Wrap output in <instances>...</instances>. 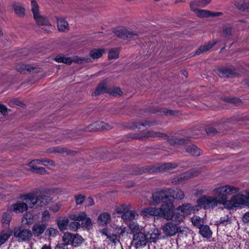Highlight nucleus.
<instances>
[{"instance_id":"nucleus-1","label":"nucleus","mask_w":249,"mask_h":249,"mask_svg":"<svg viewBox=\"0 0 249 249\" xmlns=\"http://www.w3.org/2000/svg\"><path fill=\"white\" fill-rule=\"evenodd\" d=\"M167 194L163 192H156L152 195V200L151 205H157L160 201L162 202L160 209L150 207L144 208L142 211V215L144 216H157L163 217L167 220L166 215H168V204H166L168 199Z\"/></svg>"},{"instance_id":"nucleus-2","label":"nucleus","mask_w":249,"mask_h":249,"mask_svg":"<svg viewBox=\"0 0 249 249\" xmlns=\"http://www.w3.org/2000/svg\"><path fill=\"white\" fill-rule=\"evenodd\" d=\"M172 196H171V198L169 197L168 215H166V217L167 220H171L178 224H180L183 222L184 217L190 214L195 210V209L190 204L186 203L175 210L174 204L172 201Z\"/></svg>"},{"instance_id":"nucleus-3","label":"nucleus","mask_w":249,"mask_h":249,"mask_svg":"<svg viewBox=\"0 0 249 249\" xmlns=\"http://www.w3.org/2000/svg\"><path fill=\"white\" fill-rule=\"evenodd\" d=\"M240 190L239 188L230 185H220L215 187L213 190V194L218 200L219 204L222 205L224 208L228 201V197L237 193Z\"/></svg>"},{"instance_id":"nucleus-4","label":"nucleus","mask_w":249,"mask_h":249,"mask_svg":"<svg viewBox=\"0 0 249 249\" xmlns=\"http://www.w3.org/2000/svg\"><path fill=\"white\" fill-rule=\"evenodd\" d=\"M211 0H201L199 1H194L191 3V9L194 11L196 15L200 18L209 17H218L222 14L221 12H211L205 10H199L197 8L204 7L210 3Z\"/></svg>"},{"instance_id":"nucleus-5","label":"nucleus","mask_w":249,"mask_h":249,"mask_svg":"<svg viewBox=\"0 0 249 249\" xmlns=\"http://www.w3.org/2000/svg\"><path fill=\"white\" fill-rule=\"evenodd\" d=\"M32 195L28 194L21 197L20 199L13 204L9 209V211L16 213H22L26 211L28 208H33L32 204Z\"/></svg>"},{"instance_id":"nucleus-6","label":"nucleus","mask_w":249,"mask_h":249,"mask_svg":"<svg viewBox=\"0 0 249 249\" xmlns=\"http://www.w3.org/2000/svg\"><path fill=\"white\" fill-rule=\"evenodd\" d=\"M234 194L227 202V205L225 208L233 210L235 208H242L246 206L249 207V201L245 195L241 193Z\"/></svg>"},{"instance_id":"nucleus-7","label":"nucleus","mask_w":249,"mask_h":249,"mask_svg":"<svg viewBox=\"0 0 249 249\" xmlns=\"http://www.w3.org/2000/svg\"><path fill=\"white\" fill-rule=\"evenodd\" d=\"M62 240L66 245H71L73 247H77L81 244L83 241V238L79 234H74L71 232H65L62 236Z\"/></svg>"},{"instance_id":"nucleus-8","label":"nucleus","mask_w":249,"mask_h":249,"mask_svg":"<svg viewBox=\"0 0 249 249\" xmlns=\"http://www.w3.org/2000/svg\"><path fill=\"white\" fill-rule=\"evenodd\" d=\"M198 207L205 209L213 208L219 204L218 200L213 194V196H203L197 200Z\"/></svg>"},{"instance_id":"nucleus-9","label":"nucleus","mask_w":249,"mask_h":249,"mask_svg":"<svg viewBox=\"0 0 249 249\" xmlns=\"http://www.w3.org/2000/svg\"><path fill=\"white\" fill-rule=\"evenodd\" d=\"M126 228L124 227H117L114 231V233L110 235L108 233V229L107 228L104 229L100 231V232L107 236V238L109 241H111L114 244H116L119 242V238L120 236H124L126 232Z\"/></svg>"},{"instance_id":"nucleus-10","label":"nucleus","mask_w":249,"mask_h":249,"mask_svg":"<svg viewBox=\"0 0 249 249\" xmlns=\"http://www.w3.org/2000/svg\"><path fill=\"white\" fill-rule=\"evenodd\" d=\"M31 9L33 13L34 18L38 25L51 26L47 18L40 15L38 5L35 0L31 1Z\"/></svg>"},{"instance_id":"nucleus-11","label":"nucleus","mask_w":249,"mask_h":249,"mask_svg":"<svg viewBox=\"0 0 249 249\" xmlns=\"http://www.w3.org/2000/svg\"><path fill=\"white\" fill-rule=\"evenodd\" d=\"M147 238L148 237L146 236V234L142 232H139L134 234L133 243L136 248L145 247L147 242H148Z\"/></svg>"},{"instance_id":"nucleus-12","label":"nucleus","mask_w":249,"mask_h":249,"mask_svg":"<svg viewBox=\"0 0 249 249\" xmlns=\"http://www.w3.org/2000/svg\"><path fill=\"white\" fill-rule=\"evenodd\" d=\"M177 223L174 224L173 222H169L164 224L162 230L163 233L166 236H173L178 233Z\"/></svg>"},{"instance_id":"nucleus-13","label":"nucleus","mask_w":249,"mask_h":249,"mask_svg":"<svg viewBox=\"0 0 249 249\" xmlns=\"http://www.w3.org/2000/svg\"><path fill=\"white\" fill-rule=\"evenodd\" d=\"M14 235L18 238V241H24L29 240L32 237V233L29 230L17 228L14 230Z\"/></svg>"},{"instance_id":"nucleus-14","label":"nucleus","mask_w":249,"mask_h":249,"mask_svg":"<svg viewBox=\"0 0 249 249\" xmlns=\"http://www.w3.org/2000/svg\"><path fill=\"white\" fill-rule=\"evenodd\" d=\"M51 200V197L47 195H41L35 198L32 195L31 202L33 207L35 206L42 207L49 203Z\"/></svg>"},{"instance_id":"nucleus-15","label":"nucleus","mask_w":249,"mask_h":249,"mask_svg":"<svg viewBox=\"0 0 249 249\" xmlns=\"http://www.w3.org/2000/svg\"><path fill=\"white\" fill-rule=\"evenodd\" d=\"M111 126L108 124L103 122H96L90 124L87 127L88 131L104 130L111 129Z\"/></svg>"},{"instance_id":"nucleus-16","label":"nucleus","mask_w":249,"mask_h":249,"mask_svg":"<svg viewBox=\"0 0 249 249\" xmlns=\"http://www.w3.org/2000/svg\"><path fill=\"white\" fill-rule=\"evenodd\" d=\"M160 192H165L166 194H167L168 199L166 204H168L169 203V197L171 198V196L173 197L172 200L173 203L174 198L179 199H182L184 197V192L180 190H178L177 191H175L173 189H169L165 191H161Z\"/></svg>"},{"instance_id":"nucleus-17","label":"nucleus","mask_w":249,"mask_h":249,"mask_svg":"<svg viewBox=\"0 0 249 249\" xmlns=\"http://www.w3.org/2000/svg\"><path fill=\"white\" fill-rule=\"evenodd\" d=\"M116 36L122 38L135 39L137 38V35L133 32L126 30L121 29L115 32Z\"/></svg>"},{"instance_id":"nucleus-18","label":"nucleus","mask_w":249,"mask_h":249,"mask_svg":"<svg viewBox=\"0 0 249 249\" xmlns=\"http://www.w3.org/2000/svg\"><path fill=\"white\" fill-rule=\"evenodd\" d=\"M54 60L58 63H64L70 65L73 60L70 57H65L64 55H57ZM82 59L78 58V57H76L73 59V61L76 63H81Z\"/></svg>"},{"instance_id":"nucleus-19","label":"nucleus","mask_w":249,"mask_h":249,"mask_svg":"<svg viewBox=\"0 0 249 249\" xmlns=\"http://www.w3.org/2000/svg\"><path fill=\"white\" fill-rule=\"evenodd\" d=\"M160 231L158 229H151L147 233L146 236L148 237V240L149 242H156L159 238Z\"/></svg>"},{"instance_id":"nucleus-20","label":"nucleus","mask_w":249,"mask_h":249,"mask_svg":"<svg viewBox=\"0 0 249 249\" xmlns=\"http://www.w3.org/2000/svg\"><path fill=\"white\" fill-rule=\"evenodd\" d=\"M111 220L110 214L108 213H103L100 214L97 219V223L100 226H105Z\"/></svg>"},{"instance_id":"nucleus-21","label":"nucleus","mask_w":249,"mask_h":249,"mask_svg":"<svg viewBox=\"0 0 249 249\" xmlns=\"http://www.w3.org/2000/svg\"><path fill=\"white\" fill-rule=\"evenodd\" d=\"M46 228V224L36 223L35 224L33 227V233L35 236H38L44 232Z\"/></svg>"},{"instance_id":"nucleus-22","label":"nucleus","mask_w":249,"mask_h":249,"mask_svg":"<svg viewBox=\"0 0 249 249\" xmlns=\"http://www.w3.org/2000/svg\"><path fill=\"white\" fill-rule=\"evenodd\" d=\"M199 233L204 238L210 239L212 235V231L207 225H202L199 228Z\"/></svg>"},{"instance_id":"nucleus-23","label":"nucleus","mask_w":249,"mask_h":249,"mask_svg":"<svg viewBox=\"0 0 249 249\" xmlns=\"http://www.w3.org/2000/svg\"><path fill=\"white\" fill-rule=\"evenodd\" d=\"M138 216L137 213L133 211L128 210L122 215V219L125 221H131L136 219Z\"/></svg>"},{"instance_id":"nucleus-24","label":"nucleus","mask_w":249,"mask_h":249,"mask_svg":"<svg viewBox=\"0 0 249 249\" xmlns=\"http://www.w3.org/2000/svg\"><path fill=\"white\" fill-rule=\"evenodd\" d=\"M34 218L33 213L30 212H26L23 215L21 224L22 225H31L34 221Z\"/></svg>"},{"instance_id":"nucleus-25","label":"nucleus","mask_w":249,"mask_h":249,"mask_svg":"<svg viewBox=\"0 0 249 249\" xmlns=\"http://www.w3.org/2000/svg\"><path fill=\"white\" fill-rule=\"evenodd\" d=\"M87 216V214L84 212L74 213L69 215V218L71 220L81 221Z\"/></svg>"},{"instance_id":"nucleus-26","label":"nucleus","mask_w":249,"mask_h":249,"mask_svg":"<svg viewBox=\"0 0 249 249\" xmlns=\"http://www.w3.org/2000/svg\"><path fill=\"white\" fill-rule=\"evenodd\" d=\"M234 5L240 10H249V0H239L234 2Z\"/></svg>"},{"instance_id":"nucleus-27","label":"nucleus","mask_w":249,"mask_h":249,"mask_svg":"<svg viewBox=\"0 0 249 249\" xmlns=\"http://www.w3.org/2000/svg\"><path fill=\"white\" fill-rule=\"evenodd\" d=\"M69 220L67 218H63L56 220V224L59 229L62 231L67 229Z\"/></svg>"},{"instance_id":"nucleus-28","label":"nucleus","mask_w":249,"mask_h":249,"mask_svg":"<svg viewBox=\"0 0 249 249\" xmlns=\"http://www.w3.org/2000/svg\"><path fill=\"white\" fill-rule=\"evenodd\" d=\"M12 235V231L8 230L0 233V246L6 242Z\"/></svg>"},{"instance_id":"nucleus-29","label":"nucleus","mask_w":249,"mask_h":249,"mask_svg":"<svg viewBox=\"0 0 249 249\" xmlns=\"http://www.w3.org/2000/svg\"><path fill=\"white\" fill-rule=\"evenodd\" d=\"M216 43V42L215 41H212L211 42H209L207 44L200 47L198 49V50L196 52V53L199 54L201 53L207 52L211 48H212Z\"/></svg>"},{"instance_id":"nucleus-30","label":"nucleus","mask_w":249,"mask_h":249,"mask_svg":"<svg viewBox=\"0 0 249 249\" xmlns=\"http://www.w3.org/2000/svg\"><path fill=\"white\" fill-rule=\"evenodd\" d=\"M128 227L131 231V233H134V234L141 232L143 229V227L139 226L138 224L134 222H130L129 223Z\"/></svg>"},{"instance_id":"nucleus-31","label":"nucleus","mask_w":249,"mask_h":249,"mask_svg":"<svg viewBox=\"0 0 249 249\" xmlns=\"http://www.w3.org/2000/svg\"><path fill=\"white\" fill-rule=\"evenodd\" d=\"M186 151L195 156H198L200 154V150L194 145H188L186 148Z\"/></svg>"},{"instance_id":"nucleus-32","label":"nucleus","mask_w":249,"mask_h":249,"mask_svg":"<svg viewBox=\"0 0 249 249\" xmlns=\"http://www.w3.org/2000/svg\"><path fill=\"white\" fill-rule=\"evenodd\" d=\"M104 52V49H95L90 51V55L94 59H98L102 56Z\"/></svg>"},{"instance_id":"nucleus-33","label":"nucleus","mask_w":249,"mask_h":249,"mask_svg":"<svg viewBox=\"0 0 249 249\" xmlns=\"http://www.w3.org/2000/svg\"><path fill=\"white\" fill-rule=\"evenodd\" d=\"M57 27L60 31H64L68 29V23L64 19H57Z\"/></svg>"},{"instance_id":"nucleus-34","label":"nucleus","mask_w":249,"mask_h":249,"mask_svg":"<svg viewBox=\"0 0 249 249\" xmlns=\"http://www.w3.org/2000/svg\"><path fill=\"white\" fill-rule=\"evenodd\" d=\"M108 89H107V85L106 83H101L99 86L97 87L95 94L96 95H98L99 94L107 93Z\"/></svg>"},{"instance_id":"nucleus-35","label":"nucleus","mask_w":249,"mask_h":249,"mask_svg":"<svg viewBox=\"0 0 249 249\" xmlns=\"http://www.w3.org/2000/svg\"><path fill=\"white\" fill-rule=\"evenodd\" d=\"M191 219L193 225L198 228L203 225L204 223V219L198 216H194Z\"/></svg>"},{"instance_id":"nucleus-36","label":"nucleus","mask_w":249,"mask_h":249,"mask_svg":"<svg viewBox=\"0 0 249 249\" xmlns=\"http://www.w3.org/2000/svg\"><path fill=\"white\" fill-rule=\"evenodd\" d=\"M13 8L15 13L19 16H22L24 14L25 9L19 3H15L13 5Z\"/></svg>"},{"instance_id":"nucleus-37","label":"nucleus","mask_w":249,"mask_h":249,"mask_svg":"<svg viewBox=\"0 0 249 249\" xmlns=\"http://www.w3.org/2000/svg\"><path fill=\"white\" fill-rule=\"evenodd\" d=\"M81 221V227L82 228L87 230H89L92 228V223L90 218L86 216V218Z\"/></svg>"},{"instance_id":"nucleus-38","label":"nucleus","mask_w":249,"mask_h":249,"mask_svg":"<svg viewBox=\"0 0 249 249\" xmlns=\"http://www.w3.org/2000/svg\"><path fill=\"white\" fill-rule=\"evenodd\" d=\"M130 208V205L124 204L118 206L115 209V211L117 213L119 214L124 213L126 212L129 210Z\"/></svg>"},{"instance_id":"nucleus-39","label":"nucleus","mask_w":249,"mask_h":249,"mask_svg":"<svg viewBox=\"0 0 249 249\" xmlns=\"http://www.w3.org/2000/svg\"><path fill=\"white\" fill-rule=\"evenodd\" d=\"M107 93L114 96H120L122 94L121 89L117 87H113L108 89Z\"/></svg>"},{"instance_id":"nucleus-40","label":"nucleus","mask_w":249,"mask_h":249,"mask_svg":"<svg viewBox=\"0 0 249 249\" xmlns=\"http://www.w3.org/2000/svg\"><path fill=\"white\" fill-rule=\"evenodd\" d=\"M17 70L21 73H26V71H30L33 70V68L29 65H22L17 68Z\"/></svg>"},{"instance_id":"nucleus-41","label":"nucleus","mask_w":249,"mask_h":249,"mask_svg":"<svg viewBox=\"0 0 249 249\" xmlns=\"http://www.w3.org/2000/svg\"><path fill=\"white\" fill-rule=\"evenodd\" d=\"M176 164L172 163H163L160 165L158 168L159 171L170 169L175 168Z\"/></svg>"},{"instance_id":"nucleus-42","label":"nucleus","mask_w":249,"mask_h":249,"mask_svg":"<svg viewBox=\"0 0 249 249\" xmlns=\"http://www.w3.org/2000/svg\"><path fill=\"white\" fill-rule=\"evenodd\" d=\"M119 54V50L118 49H112L109 51V59H116L118 58Z\"/></svg>"},{"instance_id":"nucleus-43","label":"nucleus","mask_w":249,"mask_h":249,"mask_svg":"<svg viewBox=\"0 0 249 249\" xmlns=\"http://www.w3.org/2000/svg\"><path fill=\"white\" fill-rule=\"evenodd\" d=\"M41 165L39 159L33 160L29 163V166L34 172L38 167V165Z\"/></svg>"},{"instance_id":"nucleus-44","label":"nucleus","mask_w":249,"mask_h":249,"mask_svg":"<svg viewBox=\"0 0 249 249\" xmlns=\"http://www.w3.org/2000/svg\"><path fill=\"white\" fill-rule=\"evenodd\" d=\"M196 173H195L192 171L185 173L180 176V180H178V181H179L181 180H186L188 178H190L193 177V176H194L196 175Z\"/></svg>"},{"instance_id":"nucleus-45","label":"nucleus","mask_w":249,"mask_h":249,"mask_svg":"<svg viewBox=\"0 0 249 249\" xmlns=\"http://www.w3.org/2000/svg\"><path fill=\"white\" fill-rule=\"evenodd\" d=\"M11 220V215L9 212H7L3 213L2 218V224H9Z\"/></svg>"},{"instance_id":"nucleus-46","label":"nucleus","mask_w":249,"mask_h":249,"mask_svg":"<svg viewBox=\"0 0 249 249\" xmlns=\"http://www.w3.org/2000/svg\"><path fill=\"white\" fill-rule=\"evenodd\" d=\"M40 164L44 166H54L55 163L54 162L49 159H39Z\"/></svg>"},{"instance_id":"nucleus-47","label":"nucleus","mask_w":249,"mask_h":249,"mask_svg":"<svg viewBox=\"0 0 249 249\" xmlns=\"http://www.w3.org/2000/svg\"><path fill=\"white\" fill-rule=\"evenodd\" d=\"M80 227V224L78 222H71L69 225V229L72 231H76Z\"/></svg>"},{"instance_id":"nucleus-48","label":"nucleus","mask_w":249,"mask_h":249,"mask_svg":"<svg viewBox=\"0 0 249 249\" xmlns=\"http://www.w3.org/2000/svg\"><path fill=\"white\" fill-rule=\"evenodd\" d=\"M162 135V134L160 133L155 132L154 131H148L146 133V136L148 138L151 139H155L156 138L161 137Z\"/></svg>"},{"instance_id":"nucleus-49","label":"nucleus","mask_w":249,"mask_h":249,"mask_svg":"<svg viewBox=\"0 0 249 249\" xmlns=\"http://www.w3.org/2000/svg\"><path fill=\"white\" fill-rule=\"evenodd\" d=\"M46 232L49 236L53 237L56 236L58 234V231L57 229L51 227L48 228Z\"/></svg>"},{"instance_id":"nucleus-50","label":"nucleus","mask_w":249,"mask_h":249,"mask_svg":"<svg viewBox=\"0 0 249 249\" xmlns=\"http://www.w3.org/2000/svg\"><path fill=\"white\" fill-rule=\"evenodd\" d=\"M231 73L229 69H222L219 71L218 75L221 77L229 76Z\"/></svg>"},{"instance_id":"nucleus-51","label":"nucleus","mask_w":249,"mask_h":249,"mask_svg":"<svg viewBox=\"0 0 249 249\" xmlns=\"http://www.w3.org/2000/svg\"><path fill=\"white\" fill-rule=\"evenodd\" d=\"M74 198L77 205L81 204L85 199V196L81 195H76Z\"/></svg>"},{"instance_id":"nucleus-52","label":"nucleus","mask_w":249,"mask_h":249,"mask_svg":"<svg viewBox=\"0 0 249 249\" xmlns=\"http://www.w3.org/2000/svg\"><path fill=\"white\" fill-rule=\"evenodd\" d=\"M50 213L47 210L45 211L42 215V220L43 221H48L50 218Z\"/></svg>"},{"instance_id":"nucleus-53","label":"nucleus","mask_w":249,"mask_h":249,"mask_svg":"<svg viewBox=\"0 0 249 249\" xmlns=\"http://www.w3.org/2000/svg\"><path fill=\"white\" fill-rule=\"evenodd\" d=\"M61 205L60 203H57L54 205H52L50 209L51 211H52L53 212H55V213L57 212L59 210V209L61 207Z\"/></svg>"},{"instance_id":"nucleus-54","label":"nucleus","mask_w":249,"mask_h":249,"mask_svg":"<svg viewBox=\"0 0 249 249\" xmlns=\"http://www.w3.org/2000/svg\"><path fill=\"white\" fill-rule=\"evenodd\" d=\"M177 229H178V232H179L181 234H186L187 231V228L184 226H177Z\"/></svg>"},{"instance_id":"nucleus-55","label":"nucleus","mask_w":249,"mask_h":249,"mask_svg":"<svg viewBox=\"0 0 249 249\" xmlns=\"http://www.w3.org/2000/svg\"><path fill=\"white\" fill-rule=\"evenodd\" d=\"M35 172L40 174H46L48 173V171L44 167H38L35 171Z\"/></svg>"},{"instance_id":"nucleus-56","label":"nucleus","mask_w":249,"mask_h":249,"mask_svg":"<svg viewBox=\"0 0 249 249\" xmlns=\"http://www.w3.org/2000/svg\"><path fill=\"white\" fill-rule=\"evenodd\" d=\"M242 220L245 224L249 225V212H247L244 214Z\"/></svg>"},{"instance_id":"nucleus-57","label":"nucleus","mask_w":249,"mask_h":249,"mask_svg":"<svg viewBox=\"0 0 249 249\" xmlns=\"http://www.w3.org/2000/svg\"><path fill=\"white\" fill-rule=\"evenodd\" d=\"M85 200V206L86 207L91 206L94 204L93 199L91 197H88Z\"/></svg>"},{"instance_id":"nucleus-58","label":"nucleus","mask_w":249,"mask_h":249,"mask_svg":"<svg viewBox=\"0 0 249 249\" xmlns=\"http://www.w3.org/2000/svg\"><path fill=\"white\" fill-rule=\"evenodd\" d=\"M231 28L230 26H226L223 29V34L225 36H227L231 33Z\"/></svg>"},{"instance_id":"nucleus-59","label":"nucleus","mask_w":249,"mask_h":249,"mask_svg":"<svg viewBox=\"0 0 249 249\" xmlns=\"http://www.w3.org/2000/svg\"><path fill=\"white\" fill-rule=\"evenodd\" d=\"M67 246V245H65L63 243L62 244H58L55 246L54 249H69Z\"/></svg>"},{"instance_id":"nucleus-60","label":"nucleus","mask_w":249,"mask_h":249,"mask_svg":"<svg viewBox=\"0 0 249 249\" xmlns=\"http://www.w3.org/2000/svg\"><path fill=\"white\" fill-rule=\"evenodd\" d=\"M0 112L3 115H5L7 113V108L5 106L1 104H0Z\"/></svg>"},{"instance_id":"nucleus-61","label":"nucleus","mask_w":249,"mask_h":249,"mask_svg":"<svg viewBox=\"0 0 249 249\" xmlns=\"http://www.w3.org/2000/svg\"><path fill=\"white\" fill-rule=\"evenodd\" d=\"M175 144H182L184 143V140H176V141H175Z\"/></svg>"},{"instance_id":"nucleus-62","label":"nucleus","mask_w":249,"mask_h":249,"mask_svg":"<svg viewBox=\"0 0 249 249\" xmlns=\"http://www.w3.org/2000/svg\"><path fill=\"white\" fill-rule=\"evenodd\" d=\"M229 220V218L227 217L226 219H223L221 218L220 219V223L224 224L225 222H228Z\"/></svg>"},{"instance_id":"nucleus-63","label":"nucleus","mask_w":249,"mask_h":249,"mask_svg":"<svg viewBox=\"0 0 249 249\" xmlns=\"http://www.w3.org/2000/svg\"><path fill=\"white\" fill-rule=\"evenodd\" d=\"M41 249H52L50 246L44 245Z\"/></svg>"},{"instance_id":"nucleus-64","label":"nucleus","mask_w":249,"mask_h":249,"mask_svg":"<svg viewBox=\"0 0 249 249\" xmlns=\"http://www.w3.org/2000/svg\"><path fill=\"white\" fill-rule=\"evenodd\" d=\"M232 102L234 103H237L240 102V100L238 99H234L232 100Z\"/></svg>"}]
</instances>
